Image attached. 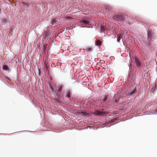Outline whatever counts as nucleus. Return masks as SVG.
<instances>
[{"label": "nucleus", "instance_id": "1", "mask_svg": "<svg viewBox=\"0 0 157 157\" xmlns=\"http://www.w3.org/2000/svg\"><path fill=\"white\" fill-rule=\"evenodd\" d=\"M113 18L114 20L120 22H121L124 20V17L122 15H115Z\"/></svg>", "mask_w": 157, "mask_h": 157}, {"label": "nucleus", "instance_id": "2", "mask_svg": "<svg viewBox=\"0 0 157 157\" xmlns=\"http://www.w3.org/2000/svg\"><path fill=\"white\" fill-rule=\"evenodd\" d=\"M100 28L101 32H104L107 29L106 24L104 22L101 23L100 25Z\"/></svg>", "mask_w": 157, "mask_h": 157}, {"label": "nucleus", "instance_id": "3", "mask_svg": "<svg viewBox=\"0 0 157 157\" xmlns=\"http://www.w3.org/2000/svg\"><path fill=\"white\" fill-rule=\"evenodd\" d=\"M94 113V114L98 116H104V113L103 112L98 110H95Z\"/></svg>", "mask_w": 157, "mask_h": 157}, {"label": "nucleus", "instance_id": "4", "mask_svg": "<svg viewBox=\"0 0 157 157\" xmlns=\"http://www.w3.org/2000/svg\"><path fill=\"white\" fill-rule=\"evenodd\" d=\"M89 23V21L86 19H83L81 21V24L86 26Z\"/></svg>", "mask_w": 157, "mask_h": 157}, {"label": "nucleus", "instance_id": "5", "mask_svg": "<svg viewBox=\"0 0 157 157\" xmlns=\"http://www.w3.org/2000/svg\"><path fill=\"white\" fill-rule=\"evenodd\" d=\"M117 41L118 42L120 41L121 40L122 41H123V35L121 34L120 33L119 35H117Z\"/></svg>", "mask_w": 157, "mask_h": 157}, {"label": "nucleus", "instance_id": "6", "mask_svg": "<svg viewBox=\"0 0 157 157\" xmlns=\"http://www.w3.org/2000/svg\"><path fill=\"white\" fill-rule=\"evenodd\" d=\"M109 98V95L108 94H105L103 97L102 100V102H105Z\"/></svg>", "mask_w": 157, "mask_h": 157}, {"label": "nucleus", "instance_id": "7", "mask_svg": "<svg viewBox=\"0 0 157 157\" xmlns=\"http://www.w3.org/2000/svg\"><path fill=\"white\" fill-rule=\"evenodd\" d=\"M135 62L136 65L139 67L140 65V63L139 60L138 58L137 57H135Z\"/></svg>", "mask_w": 157, "mask_h": 157}, {"label": "nucleus", "instance_id": "8", "mask_svg": "<svg viewBox=\"0 0 157 157\" xmlns=\"http://www.w3.org/2000/svg\"><path fill=\"white\" fill-rule=\"evenodd\" d=\"M137 91L136 89V88H135L134 89H133V90H130L129 91V92L128 93V94L129 95H131L132 94H134L136 93Z\"/></svg>", "mask_w": 157, "mask_h": 157}, {"label": "nucleus", "instance_id": "9", "mask_svg": "<svg viewBox=\"0 0 157 157\" xmlns=\"http://www.w3.org/2000/svg\"><path fill=\"white\" fill-rule=\"evenodd\" d=\"M49 34V32L48 31L46 30L44 34V36L45 38L48 39V35Z\"/></svg>", "mask_w": 157, "mask_h": 157}, {"label": "nucleus", "instance_id": "10", "mask_svg": "<svg viewBox=\"0 0 157 157\" xmlns=\"http://www.w3.org/2000/svg\"><path fill=\"white\" fill-rule=\"evenodd\" d=\"M93 48L90 47H87L86 48V51L90 53L91 52L93 51Z\"/></svg>", "mask_w": 157, "mask_h": 157}, {"label": "nucleus", "instance_id": "11", "mask_svg": "<svg viewBox=\"0 0 157 157\" xmlns=\"http://www.w3.org/2000/svg\"><path fill=\"white\" fill-rule=\"evenodd\" d=\"M95 44L96 45L100 46L101 44V42L99 40H97L95 41Z\"/></svg>", "mask_w": 157, "mask_h": 157}, {"label": "nucleus", "instance_id": "12", "mask_svg": "<svg viewBox=\"0 0 157 157\" xmlns=\"http://www.w3.org/2000/svg\"><path fill=\"white\" fill-rule=\"evenodd\" d=\"M67 94L66 96L68 98H70L71 95V92L69 90H68L67 91Z\"/></svg>", "mask_w": 157, "mask_h": 157}, {"label": "nucleus", "instance_id": "13", "mask_svg": "<svg viewBox=\"0 0 157 157\" xmlns=\"http://www.w3.org/2000/svg\"><path fill=\"white\" fill-rule=\"evenodd\" d=\"M61 90H62V86H58V93L59 94L61 92Z\"/></svg>", "mask_w": 157, "mask_h": 157}, {"label": "nucleus", "instance_id": "14", "mask_svg": "<svg viewBox=\"0 0 157 157\" xmlns=\"http://www.w3.org/2000/svg\"><path fill=\"white\" fill-rule=\"evenodd\" d=\"M57 21L55 19H53L52 21V23L53 24H55L56 23Z\"/></svg>", "mask_w": 157, "mask_h": 157}, {"label": "nucleus", "instance_id": "15", "mask_svg": "<svg viewBox=\"0 0 157 157\" xmlns=\"http://www.w3.org/2000/svg\"><path fill=\"white\" fill-rule=\"evenodd\" d=\"M3 68L4 70H6L8 69V67L6 65H4Z\"/></svg>", "mask_w": 157, "mask_h": 157}, {"label": "nucleus", "instance_id": "16", "mask_svg": "<svg viewBox=\"0 0 157 157\" xmlns=\"http://www.w3.org/2000/svg\"><path fill=\"white\" fill-rule=\"evenodd\" d=\"M151 33H150V32H148V34H147L148 37L149 38H150L151 37Z\"/></svg>", "mask_w": 157, "mask_h": 157}, {"label": "nucleus", "instance_id": "17", "mask_svg": "<svg viewBox=\"0 0 157 157\" xmlns=\"http://www.w3.org/2000/svg\"><path fill=\"white\" fill-rule=\"evenodd\" d=\"M23 3L24 5L27 6V7H29V5L26 3L23 2Z\"/></svg>", "mask_w": 157, "mask_h": 157}, {"label": "nucleus", "instance_id": "18", "mask_svg": "<svg viewBox=\"0 0 157 157\" xmlns=\"http://www.w3.org/2000/svg\"><path fill=\"white\" fill-rule=\"evenodd\" d=\"M44 64H45V68H46V69H47L48 68V66H47L46 63L45 62Z\"/></svg>", "mask_w": 157, "mask_h": 157}, {"label": "nucleus", "instance_id": "19", "mask_svg": "<svg viewBox=\"0 0 157 157\" xmlns=\"http://www.w3.org/2000/svg\"><path fill=\"white\" fill-rule=\"evenodd\" d=\"M6 19H4L2 20V21L3 22H5L6 21Z\"/></svg>", "mask_w": 157, "mask_h": 157}, {"label": "nucleus", "instance_id": "20", "mask_svg": "<svg viewBox=\"0 0 157 157\" xmlns=\"http://www.w3.org/2000/svg\"><path fill=\"white\" fill-rule=\"evenodd\" d=\"M6 78L8 79V80H10V79L9 78H7V77H6Z\"/></svg>", "mask_w": 157, "mask_h": 157}, {"label": "nucleus", "instance_id": "21", "mask_svg": "<svg viewBox=\"0 0 157 157\" xmlns=\"http://www.w3.org/2000/svg\"><path fill=\"white\" fill-rule=\"evenodd\" d=\"M115 101H116V102H117V100H115Z\"/></svg>", "mask_w": 157, "mask_h": 157}]
</instances>
